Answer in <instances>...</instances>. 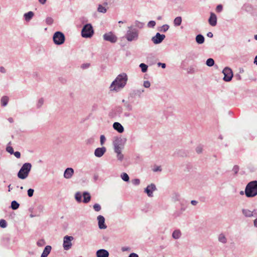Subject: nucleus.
Masks as SVG:
<instances>
[{"instance_id":"1","label":"nucleus","mask_w":257,"mask_h":257,"mask_svg":"<svg viewBox=\"0 0 257 257\" xmlns=\"http://www.w3.org/2000/svg\"><path fill=\"white\" fill-rule=\"evenodd\" d=\"M127 81V76L125 73L119 74L111 83L109 87L110 91H119L125 86Z\"/></svg>"},{"instance_id":"2","label":"nucleus","mask_w":257,"mask_h":257,"mask_svg":"<svg viewBox=\"0 0 257 257\" xmlns=\"http://www.w3.org/2000/svg\"><path fill=\"white\" fill-rule=\"evenodd\" d=\"M244 193L245 196L248 198H251L256 196L257 181L254 180L249 182L245 187Z\"/></svg>"},{"instance_id":"3","label":"nucleus","mask_w":257,"mask_h":257,"mask_svg":"<svg viewBox=\"0 0 257 257\" xmlns=\"http://www.w3.org/2000/svg\"><path fill=\"white\" fill-rule=\"evenodd\" d=\"M32 168V165L30 163H24L18 173V177L21 179H26Z\"/></svg>"},{"instance_id":"4","label":"nucleus","mask_w":257,"mask_h":257,"mask_svg":"<svg viewBox=\"0 0 257 257\" xmlns=\"http://www.w3.org/2000/svg\"><path fill=\"white\" fill-rule=\"evenodd\" d=\"M128 30L126 32L125 38L129 42L136 41L139 37V31L137 29L133 28L132 26L128 27Z\"/></svg>"},{"instance_id":"5","label":"nucleus","mask_w":257,"mask_h":257,"mask_svg":"<svg viewBox=\"0 0 257 257\" xmlns=\"http://www.w3.org/2000/svg\"><path fill=\"white\" fill-rule=\"evenodd\" d=\"M93 34L94 30L91 24H87L83 26L81 30V36L83 38H90Z\"/></svg>"},{"instance_id":"6","label":"nucleus","mask_w":257,"mask_h":257,"mask_svg":"<svg viewBox=\"0 0 257 257\" xmlns=\"http://www.w3.org/2000/svg\"><path fill=\"white\" fill-rule=\"evenodd\" d=\"M53 40L55 44L60 45L63 44L65 40L64 34L60 31L56 32L53 36Z\"/></svg>"},{"instance_id":"7","label":"nucleus","mask_w":257,"mask_h":257,"mask_svg":"<svg viewBox=\"0 0 257 257\" xmlns=\"http://www.w3.org/2000/svg\"><path fill=\"white\" fill-rule=\"evenodd\" d=\"M74 239V237L72 236L66 235L63 238V247L64 250H68L70 249L72 244L71 241Z\"/></svg>"},{"instance_id":"8","label":"nucleus","mask_w":257,"mask_h":257,"mask_svg":"<svg viewBox=\"0 0 257 257\" xmlns=\"http://www.w3.org/2000/svg\"><path fill=\"white\" fill-rule=\"evenodd\" d=\"M224 74L223 80L226 82L230 81L233 77V72L231 69L229 67H225L222 71Z\"/></svg>"},{"instance_id":"9","label":"nucleus","mask_w":257,"mask_h":257,"mask_svg":"<svg viewBox=\"0 0 257 257\" xmlns=\"http://www.w3.org/2000/svg\"><path fill=\"white\" fill-rule=\"evenodd\" d=\"M103 38L105 41L110 42L112 43H115L117 40V37L111 32L104 34L103 35Z\"/></svg>"},{"instance_id":"10","label":"nucleus","mask_w":257,"mask_h":257,"mask_svg":"<svg viewBox=\"0 0 257 257\" xmlns=\"http://www.w3.org/2000/svg\"><path fill=\"white\" fill-rule=\"evenodd\" d=\"M144 91L143 89H133L129 93V97L132 98H134L136 97L141 98Z\"/></svg>"},{"instance_id":"11","label":"nucleus","mask_w":257,"mask_h":257,"mask_svg":"<svg viewBox=\"0 0 257 257\" xmlns=\"http://www.w3.org/2000/svg\"><path fill=\"white\" fill-rule=\"evenodd\" d=\"M156 190L157 188L156 185L152 183L145 189L144 192L147 193L149 197H152L153 196V192Z\"/></svg>"},{"instance_id":"12","label":"nucleus","mask_w":257,"mask_h":257,"mask_svg":"<svg viewBox=\"0 0 257 257\" xmlns=\"http://www.w3.org/2000/svg\"><path fill=\"white\" fill-rule=\"evenodd\" d=\"M165 38V35L157 33L156 35L152 38V41L155 44H160Z\"/></svg>"},{"instance_id":"13","label":"nucleus","mask_w":257,"mask_h":257,"mask_svg":"<svg viewBox=\"0 0 257 257\" xmlns=\"http://www.w3.org/2000/svg\"><path fill=\"white\" fill-rule=\"evenodd\" d=\"M125 141L123 142L122 139L117 138L113 142L114 149L123 148V145Z\"/></svg>"},{"instance_id":"14","label":"nucleus","mask_w":257,"mask_h":257,"mask_svg":"<svg viewBox=\"0 0 257 257\" xmlns=\"http://www.w3.org/2000/svg\"><path fill=\"white\" fill-rule=\"evenodd\" d=\"M98 223V227L100 229H106L107 226L105 224V218L102 215H98L97 217Z\"/></svg>"},{"instance_id":"15","label":"nucleus","mask_w":257,"mask_h":257,"mask_svg":"<svg viewBox=\"0 0 257 257\" xmlns=\"http://www.w3.org/2000/svg\"><path fill=\"white\" fill-rule=\"evenodd\" d=\"M106 151V148L104 147L101 148H97L94 151V155L96 157L100 158L102 157Z\"/></svg>"},{"instance_id":"16","label":"nucleus","mask_w":257,"mask_h":257,"mask_svg":"<svg viewBox=\"0 0 257 257\" xmlns=\"http://www.w3.org/2000/svg\"><path fill=\"white\" fill-rule=\"evenodd\" d=\"M96 257H108V251L104 249H100L97 250L96 252Z\"/></svg>"},{"instance_id":"17","label":"nucleus","mask_w":257,"mask_h":257,"mask_svg":"<svg viewBox=\"0 0 257 257\" xmlns=\"http://www.w3.org/2000/svg\"><path fill=\"white\" fill-rule=\"evenodd\" d=\"M74 174V170L72 168H67L64 171V177L66 179H70Z\"/></svg>"},{"instance_id":"18","label":"nucleus","mask_w":257,"mask_h":257,"mask_svg":"<svg viewBox=\"0 0 257 257\" xmlns=\"http://www.w3.org/2000/svg\"><path fill=\"white\" fill-rule=\"evenodd\" d=\"M208 22L209 24L212 26H215L216 25L217 17L215 14L213 13H211Z\"/></svg>"},{"instance_id":"19","label":"nucleus","mask_w":257,"mask_h":257,"mask_svg":"<svg viewBox=\"0 0 257 257\" xmlns=\"http://www.w3.org/2000/svg\"><path fill=\"white\" fill-rule=\"evenodd\" d=\"M113 128L119 133H122L124 132V128L123 126L118 122H115L113 124Z\"/></svg>"},{"instance_id":"20","label":"nucleus","mask_w":257,"mask_h":257,"mask_svg":"<svg viewBox=\"0 0 257 257\" xmlns=\"http://www.w3.org/2000/svg\"><path fill=\"white\" fill-rule=\"evenodd\" d=\"M82 196L83 197V200H82L84 203H88L91 200V196L89 192L85 191L83 193Z\"/></svg>"},{"instance_id":"21","label":"nucleus","mask_w":257,"mask_h":257,"mask_svg":"<svg viewBox=\"0 0 257 257\" xmlns=\"http://www.w3.org/2000/svg\"><path fill=\"white\" fill-rule=\"evenodd\" d=\"M52 247L50 245H47L45 246L41 257H47L48 254L50 253Z\"/></svg>"},{"instance_id":"22","label":"nucleus","mask_w":257,"mask_h":257,"mask_svg":"<svg viewBox=\"0 0 257 257\" xmlns=\"http://www.w3.org/2000/svg\"><path fill=\"white\" fill-rule=\"evenodd\" d=\"M34 16V13L32 11H30L28 13H25L24 15V17L26 21L29 22L33 18Z\"/></svg>"},{"instance_id":"23","label":"nucleus","mask_w":257,"mask_h":257,"mask_svg":"<svg viewBox=\"0 0 257 257\" xmlns=\"http://www.w3.org/2000/svg\"><path fill=\"white\" fill-rule=\"evenodd\" d=\"M195 40L198 44H202L204 42V37L201 34H198L195 38Z\"/></svg>"},{"instance_id":"24","label":"nucleus","mask_w":257,"mask_h":257,"mask_svg":"<svg viewBox=\"0 0 257 257\" xmlns=\"http://www.w3.org/2000/svg\"><path fill=\"white\" fill-rule=\"evenodd\" d=\"M218 241L220 242H221L223 244H225L227 242V238L225 236V235L221 233H220L219 235H218Z\"/></svg>"},{"instance_id":"25","label":"nucleus","mask_w":257,"mask_h":257,"mask_svg":"<svg viewBox=\"0 0 257 257\" xmlns=\"http://www.w3.org/2000/svg\"><path fill=\"white\" fill-rule=\"evenodd\" d=\"M242 214L246 217H250L253 216V212L247 209H242Z\"/></svg>"},{"instance_id":"26","label":"nucleus","mask_w":257,"mask_h":257,"mask_svg":"<svg viewBox=\"0 0 257 257\" xmlns=\"http://www.w3.org/2000/svg\"><path fill=\"white\" fill-rule=\"evenodd\" d=\"M9 98L7 96H4L1 99V103L2 106H6L9 102Z\"/></svg>"},{"instance_id":"27","label":"nucleus","mask_w":257,"mask_h":257,"mask_svg":"<svg viewBox=\"0 0 257 257\" xmlns=\"http://www.w3.org/2000/svg\"><path fill=\"white\" fill-rule=\"evenodd\" d=\"M181 235V232L179 230H175L172 233V237L174 239H178L180 237Z\"/></svg>"},{"instance_id":"28","label":"nucleus","mask_w":257,"mask_h":257,"mask_svg":"<svg viewBox=\"0 0 257 257\" xmlns=\"http://www.w3.org/2000/svg\"><path fill=\"white\" fill-rule=\"evenodd\" d=\"M182 23V18L181 17H176L174 20V25L175 26H179Z\"/></svg>"},{"instance_id":"29","label":"nucleus","mask_w":257,"mask_h":257,"mask_svg":"<svg viewBox=\"0 0 257 257\" xmlns=\"http://www.w3.org/2000/svg\"><path fill=\"white\" fill-rule=\"evenodd\" d=\"M82 195L80 192H77L75 194V199L78 203H80L82 201Z\"/></svg>"},{"instance_id":"30","label":"nucleus","mask_w":257,"mask_h":257,"mask_svg":"<svg viewBox=\"0 0 257 257\" xmlns=\"http://www.w3.org/2000/svg\"><path fill=\"white\" fill-rule=\"evenodd\" d=\"M20 204L16 201L14 200L11 202V208L13 210H16L19 208Z\"/></svg>"},{"instance_id":"31","label":"nucleus","mask_w":257,"mask_h":257,"mask_svg":"<svg viewBox=\"0 0 257 257\" xmlns=\"http://www.w3.org/2000/svg\"><path fill=\"white\" fill-rule=\"evenodd\" d=\"M44 102V99L43 98H40L36 104V107L38 109L41 108L42 106L43 105Z\"/></svg>"},{"instance_id":"32","label":"nucleus","mask_w":257,"mask_h":257,"mask_svg":"<svg viewBox=\"0 0 257 257\" xmlns=\"http://www.w3.org/2000/svg\"><path fill=\"white\" fill-rule=\"evenodd\" d=\"M11 142H10L8 145V146L6 147V151L9 153L10 154L12 155L13 153H14V149L12 147L9 146L11 145Z\"/></svg>"},{"instance_id":"33","label":"nucleus","mask_w":257,"mask_h":257,"mask_svg":"<svg viewBox=\"0 0 257 257\" xmlns=\"http://www.w3.org/2000/svg\"><path fill=\"white\" fill-rule=\"evenodd\" d=\"M206 64L209 67L213 66L214 65V61L212 58H208L206 60Z\"/></svg>"},{"instance_id":"34","label":"nucleus","mask_w":257,"mask_h":257,"mask_svg":"<svg viewBox=\"0 0 257 257\" xmlns=\"http://www.w3.org/2000/svg\"><path fill=\"white\" fill-rule=\"evenodd\" d=\"M121 179L125 182H128L130 180V177L126 173H122L121 174Z\"/></svg>"},{"instance_id":"35","label":"nucleus","mask_w":257,"mask_h":257,"mask_svg":"<svg viewBox=\"0 0 257 257\" xmlns=\"http://www.w3.org/2000/svg\"><path fill=\"white\" fill-rule=\"evenodd\" d=\"M140 67L143 73L146 72L148 70V66L145 63H141L140 64Z\"/></svg>"},{"instance_id":"36","label":"nucleus","mask_w":257,"mask_h":257,"mask_svg":"<svg viewBox=\"0 0 257 257\" xmlns=\"http://www.w3.org/2000/svg\"><path fill=\"white\" fill-rule=\"evenodd\" d=\"M97 11L100 13H105L106 12V9L101 5H99L97 8Z\"/></svg>"},{"instance_id":"37","label":"nucleus","mask_w":257,"mask_h":257,"mask_svg":"<svg viewBox=\"0 0 257 257\" xmlns=\"http://www.w3.org/2000/svg\"><path fill=\"white\" fill-rule=\"evenodd\" d=\"M46 23L48 25H51L54 22L52 18L48 17H47L45 20Z\"/></svg>"},{"instance_id":"38","label":"nucleus","mask_w":257,"mask_h":257,"mask_svg":"<svg viewBox=\"0 0 257 257\" xmlns=\"http://www.w3.org/2000/svg\"><path fill=\"white\" fill-rule=\"evenodd\" d=\"M124 106L125 109L128 111H132L133 109L132 105L128 102H125V104H124Z\"/></svg>"},{"instance_id":"39","label":"nucleus","mask_w":257,"mask_h":257,"mask_svg":"<svg viewBox=\"0 0 257 257\" xmlns=\"http://www.w3.org/2000/svg\"><path fill=\"white\" fill-rule=\"evenodd\" d=\"M93 207L94 210L97 212L99 211L101 209L100 205L98 203L94 204Z\"/></svg>"},{"instance_id":"40","label":"nucleus","mask_w":257,"mask_h":257,"mask_svg":"<svg viewBox=\"0 0 257 257\" xmlns=\"http://www.w3.org/2000/svg\"><path fill=\"white\" fill-rule=\"evenodd\" d=\"M7 226V223L4 219L0 220V227L2 228H6Z\"/></svg>"},{"instance_id":"41","label":"nucleus","mask_w":257,"mask_h":257,"mask_svg":"<svg viewBox=\"0 0 257 257\" xmlns=\"http://www.w3.org/2000/svg\"><path fill=\"white\" fill-rule=\"evenodd\" d=\"M37 244L39 246H43L46 244V242L44 239H41L37 241Z\"/></svg>"},{"instance_id":"42","label":"nucleus","mask_w":257,"mask_h":257,"mask_svg":"<svg viewBox=\"0 0 257 257\" xmlns=\"http://www.w3.org/2000/svg\"><path fill=\"white\" fill-rule=\"evenodd\" d=\"M239 170V167L237 165H234L232 168V171L234 172L235 175L237 174Z\"/></svg>"},{"instance_id":"43","label":"nucleus","mask_w":257,"mask_h":257,"mask_svg":"<svg viewBox=\"0 0 257 257\" xmlns=\"http://www.w3.org/2000/svg\"><path fill=\"white\" fill-rule=\"evenodd\" d=\"M34 190L33 189H29L27 191L28 195L29 197H31L33 196Z\"/></svg>"},{"instance_id":"44","label":"nucleus","mask_w":257,"mask_h":257,"mask_svg":"<svg viewBox=\"0 0 257 257\" xmlns=\"http://www.w3.org/2000/svg\"><path fill=\"white\" fill-rule=\"evenodd\" d=\"M169 28V26L167 25V24H165V25H164L162 26V29H161V30L160 31H163L164 32H165L167 31H168Z\"/></svg>"},{"instance_id":"45","label":"nucleus","mask_w":257,"mask_h":257,"mask_svg":"<svg viewBox=\"0 0 257 257\" xmlns=\"http://www.w3.org/2000/svg\"><path fill=\"white\" fill-rule=\"evenodd\" d=\"M155 25H156V22L154 21H150L148 23V27L149 28H153L155 26Z\"/></svg>"},{"instance_id":"46","label":"nucleus","mask_w":257,"mask_h":257,"mask_svg":"<svg viewBox=\"0 0 257 257\" xmlns=\"http://www.w3.org/2000/svg\"><path fill=\"white\" fill-rule=\"evenodd\" d=\"M116 158L117 160L120 162H121L124 158V156L122 153L116 155Z\"/></svg>"},{"instance_id":"47","label":"nucleus","mask_w":257,"mask_h":257,"mask_svg":"<svg viewBox=\"0 0 257 257\" xmlns=\"http://www.w3.org/2000/svg\"><path fill=\"white\" fill-rule=\"evenodd\" d=\"M223 10V6H222V5H218L217 6L216 8V11L217 12V13H220Z\"/></svg>"},{"instance_id":"48","label":"nucleus","mask_w":257,"mask_h":257,"mask_svg":"<svg viewBox=\"0 0 257 257\" xmlns=\"http://www.w3.org/2000/svg\"><path fill=\"white\" fill-rule=\"evenodd\" d=\"M132 182L135 185H138L140 183V180L139 179H135L132 181Z\"/></svg>"},{"instance_id":"49","label":"nucleus","mask_w":257,"mask_h":257,"mask_svg":"<svg viewBox=\"0 0 257 257\" xmlns=\"http://www.w3.org/2000/svg\"><path fill=\"white\" fill-rule=\"evenodd\" d=\"M105 137L104 135H101L100 137V142L101 145H103L105 141Z\"/></svg>"},{"instance_id":"50","label":"nucleus","mask_w":257,"mask_h":257,"mask_svg":"<svg viewBox=\"0 0 257 257\" xmlns=\"http://www.w3.org/2000/svg\"><path fill=\"white\" fill-rule=\"evenodd\" d=\"M187 72H188V73H189V74H193L195 72V70L194 69V68L193 67H190L188 69Z\"/></svg>"},{"instance_id":"51","label":"nucleus","mask_w":257,"mask_h":257,"mask_svg":"<svg viewBox=\"0 0 257 257\" xmlns=\"http://www.w3.org/2000/svg\"><path fill=\"white\" fill-rule=\"evenodd\" d=\"M150 85H151V84L149 81L147 80V81H145L144 82L143 86L145 88H149L150 87Z\"/></svg>"},{"instance_id":"52","label":"nucleus","mask_w":257,"mask_h":257,"mask_svg":"<svg viewBox=\"0 0 257 257\" xmlns=\"http://www.w3.org/2000/svg\"><path fill=\"white\" fill-rule=\"evenodd\" d=\"M123 148H117L114 149V152L116 154V155L121 153V150Z\"/></svg>"},{"instance_id":"53","label":"nucleus","mask_w":257,"mask_h":257,"mask_svg":"<svg viewBox=\"0 0 257 257\" xmlns=\"http://www.w3.org/2000/svg\"><path fill=\"white\" fill-rule=\"evenodd\" d=\"M196 152L198 153V154H200L202 152V147L201 146H198L196 148Z\"/></svg>"},{"instance_id":"54","label":"nucleus","mask_w":257,"mask_h":257,"mask_svg":"<svg viewBox=\"0 0 257 257\" xmlns=\"http://www.w3.org/2000/svg\"><path fill=\"white\" fill-rule=\"evenodd\" d=\"M89 66H90L89 63H85V64H83L81 65V68L82 69H86V68H88Z\"/></svg>"},{"instance_id":"55","label":"nucleus","mask_w":257,"mask_h":257,"mask_svg":"<svg viewBox=\"0 0 257 257\" xmlns=\"http://www.w3.org/2000/svg\"><path fill=\"white\" fill-rule=\"evenodd\" d=\"M13 154H14L17 158H20L21 157V153L18 151L14 152Z\"/></svg>"},{"instance_id":"56","label":"nucleus","mask_w":257,"mask_h":257,"mask_svg":"<svg viewBox=\"0 0 257 257\" xmlns=\"http://www.w3.org/2000/svg\"><path fill=\"white\" fill-rule=\"evenodd\" d=\"M116 110L118 113H121L122 112V108L121 106H118L116 107Z\"/></svg>"},{"instance_id":"57","label":"nucleus","mask_w":257,"mask_h":257,"mask_svg":"<svg viewBox=\"0 0 257 257\" xmlns=\"http://www.w3.org/2000/svg\"><path fill=\"white\" fill-rule=\"evenodd\" d=\"M158 66H161L163 69L165 68L166 67V65L165 63H162L161 62H159L158 63Z\"/></svg>"},{"instance_id":"58","label":"nucleus","mask_w":257,"mask_h":257,"mask_svg":"<svg viewBox=\"0 0 257 257\" xmlns=\"http://www.w3.org/2000/svg\"><path fill=\"white\" fill-rule=\"evenodd\" d=\"M94 142V140L92 138L86 140V144H92Z\"/></svg>"},{"instance_id":"59","label":"nucleus","mask_w":257,"mask_h":257,"mask_svg":"<svg viewBox=\"0 0 257 257\" xmlns=\"http://www.w3.org/2000/svg\"><path fill=\"white\" fill-rule=\"evenodd\" d=\"M0 72L2 73H5L6 72V70L4 67L1 66L0 67Z\"/></svg>"},{"instance_id":"60","label":"nucleus","mask_w":257,"mask_h":257,"mask_svg":"<svg viewBox=\"0 0 257 257\" xmlns=\"http://www.w3.org/2000/svg\"><path fill=\"white\" fill-rule=\"evenodd\" d=\"M191 203L193 205H196L198 203V202L196 200H192Z\"/></svg>"},{"instance_id":"61","label":"nucleus","mask_w":257,"mask_h":257,"mask_svg":"<svg viewBox=\"0 0 257 257\" xmlns=\"http://www.w3.org/2000/svg\"><path fill=\"white\" fill-rule=\"evenodd\" d=\"M38 1L41 4L44 5L46 3L47 0H38Z\"/></svg>"},{"instance_id":"62","label":"nucleus","mask_w":257,"mask_h":257,"mask_svg":"<svg viewBox=\"0 0 257 257\" xmlns=\"http://www.w3.org/2000/svg\"><path fill=\"white\" fill-rule=\"evenodd\" d=\"M207 36L209 37V38H212L213 36V34L211 33V32H208L207 34Z\"/></svg>"},{"instance_id":"63","label":"nucleus","mask_w":257,"mask_h":257,"mask_svg":"<svg viewBox=\"0 0 257 257\" xmlns=\"http://www.w3.org/2000/svg\"><path fill=\"white\" fill-rule=\"evenodd\" d=\"M161 171V169L160 167H158L157 168H155L154 170V172Z\"/></svg>"},{"instance_id":"64","label":"nucleus","mask_w":257,"mask_h":257,"mask_svg":"<svg viewBox=\"0 0 257 257\" xmlns=\"http://www.w3.org/2000/svg\"><path fill=\"white\" fill-rule=\"evenodd\" d=\"M236 79L238 80H240L241 79V76L239 75V74H237L235 75V76Z\"/></svg>"}]
</instances>
